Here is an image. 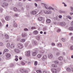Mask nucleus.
Listing matches in <instances>:
<instances>
[{
	"label": "nucleus",
	"instance_id": "nucleus-1",
	"mask_svg": "<svg viewBox=\"0 0 73 73\" xmlns=\"http://www.w3.org/2000/svg\"><path fill=\"white\" fill-rule=\"evenodd\" d=\"M42 5L43 7L45 8L46 9H49L50 10H54V8L51 7H49L48 5L45 3H42Z\"/></svg>",
	"mask_w": 73,
	"mask_h": 73
},
{
	"label": "nucleus",
	"instance_id": "nucleus-2",
	"mask_svg": "<svg viewBox=\"0 0 73 73\" xmlns=\"http://www.w3.org/2000/svg\"><path fill=\"white\" fill-rule=\"evenodd\" d=\"M58 25H61L62 27H64V26H65L66 25V23L64 22H58Z\"/></svg>",
	"mask_w": 73,
	"mask_h": 73
},
{
	"label": "nucleus",
	"instance_id": "nucleus-3",
	"mask_svg": "<svg viewBox=\"0 0 73 73\" xmlns=\"http://www.w3.org/2000/svg\"><path fill=\"white\" fill-rule=\"evenodd\" d=\"M43 12L45 14H50L52 13V11H48L46 10H43Z\"/></svg>",
	"mask_w": 73,
	"mask_h": 73
},
{
	"label": "nucleus",
	"instance_id": "nucleus-4",
	"mask_svg": "<svg viewBox=\"0 0 73 73\" xmlns=\"http://www.w3.org/2000/svg\"><path fill=\"white\" fill-rule=\"evenodd\" d=\"M26 55L27 57H31V51L30 50L26 51Z\"/></svg>",
	"mask_w": 73,
	"mask_h": 73
},
{
	"label": "nucleus",
	"instance_id": "nucleus-5",
	"mask_svg": "<svg viewBox=\"0 0 73 73\" xmlns=\"http://www.w3.org/2000/svg\"><path fill=\"white\" fill-rule=\"evenodd\" d=\"M17 46L19 49H21L23 47V45L21 43H19L17 44Z\"/></svg>",
	"mask_w": 73,
	"mask_h": 73
},
{
	"label": "nucleus",
	"instance_id": "nucleus-6",
	"mask_svg": "<svg viewBox=\"0 0 73 73\" xmlns=\"http://www.w3.org/2000/svg\"><path fill=\"white\" fill-rule=\"evenodd\" d=\"M51 70L53 73H57L58 72V70L56 68H52Z\"/></svg>",
	"mask_w": 73,
	"mask_h": 73
},
{
	"label": "nucleus",
	"instance_id": "nucleus-7",
	"mask_svg": "<svg viewBox=\"0 0 73 73\" xmlns=\"http://www.w3.org/2000/svg\"><path fill=\"white\" fill-rule=\"evenodd\" d=\"M1 5L2 7H4V5H5V6H8V4L7 3H1Z\"/></svg>",
	"mask_w": 73,
	"mask_h": 73
},
{
	"label": "nucleus",
	"instance_id": "nucleus-8",
	"mask_svg": "<svg viewBox=\"0 0 73 73\" xmlns=\"http://www.w3.org/2000/svg\"><path fill=\"white\" fill-rule=\"evenodd\" d=\"M13 10L15 12H21V10L20 9L17 10V9L16 7H14L13 8Z\"/></svg>",
	"mask_w": 73,
	"mask_h": 73
},
{
	"label": "nucleus",
	"instance_id": "nucleus-9",
	"mask_svg": "<svg viewBox=\"0 0 73 73\" xmlns=\"http://www.w3.org/2000/svg\"><path fill=\"white\" fill-rule=\"evenodd\" d=\"M46 58H47V56L46 55H44L42 57V60L44 61L45 59H46Z\"/></svg>",
	"mask_w": 73,
	"mask_h": 73
},
{
	"label": "nucleus",
	"instance_id": "nucleus-10",
	"mask_svg": "<svg viewBox=\"0 0 73 73\" xmlns=\"http://www.w3.org/2000/svg\"><path fill=\"white\" fill-rule=\"evenodd\" d=\"M14 51L15 53H19L20 52V50L17 49H15Z\"/></svg>",
	"mask_w": 73,
	"mask_h": 73
},
{
	"label": "nucleus",
	"instance_id": "nucleus-11",
	"mask_svg": "<svg viewBox=\"0 0 73 73\" xmlns=\"http://www.w3.org/2000/svg\"><path fill=\"white\" fill-rule=\"evenodd\" d=\"M31 14L32 15H35V14L37 13L36 11H32L30 12Z\"/></svg>",
	"mask_w": 73,
	"mask_h": 73
},
{
	"label": "nucleus",
	"instance_id": "nucleus-12",
	"mask_svg": "<svg viewBox=\"0 0 73 73\" xmlns=\"http://www.w3.org/2000/svg\"><path fill=\"white\" fill-rule=\"evenodd\" d=\"M32 42L33 44H34V45H37V42L35 40H33L32 41Z\"/></svg>",
	"mask_w": 73,
	"mask_h": 73
},
{
	"label": "nucleus",
	"instance_id": "nucleus-13",
	"mask_svg": "<svg viewBox=\"0 0 73 73\" xmlns=\"http://www.w3.org/2000/svg\"><path fill=\"white\" fill-rule=\"evenodd\" d=\"M10 48L13 49V48H14V47H15V45L13 43H11L10 46Z\"/></svg>",
	"mask_w": 73,
	"mask_h": 73
},
{
	"label": "nucleus",
	"instance_id": "nucleus-14",
	"mask_svg": "<svg viewBox=\"0 0 73 73\" xmlns=\"http://www.w3.org/2000/svg\"><path fill=\"white\" fill-rule=\"evenodd\" d=\"M48 57L50 59H51L53 58V55L51 54H50L48 55Z\"/></svg>",
	"mask_w": 73,
	"mask_h": 73
},
{
	"label": "nucleus",
	"instance_id": "nucleus-15",
	"mask_svg": "<svg viewBox=\"0 0 73 73\" xmlns=\"http://www.w3.org/2000/svg\"><path fill=\"white\" fill-rule=\"evenodd\" d=\"M57 46H58V47H60V48L62 47V44L60 43H58L57 45Z\"/></svg>",
	"mask_w": 73,
	"mask_h": 73
},
{
	"label": "nucleus",
	"instance_id": "nucleus-16",
	"mask_svg": "<svg viewBox=\"0 0 73 73\" xmlns=\"http://www.w3.org/2000/svg\"><path fill=\"white\" fill-rule=\"evenodd\" d=\"M37 54V52H34L32 53V55L33 56H36Z\"/></svg>",
	"mask_w": 73,
	"mask_h": 73
},
{
	"label": "nucleus",
	"instance_id": "nucleus-17",
	"mask_svg": "<svg viewBox=\"0 0 73 73\" xmlns=\"http://www.w3.org/2000/svg\"><path fill=\"white\" fill-rule=\"evenodd\" d=\"M5 56L8 58H9L11 57V54L9 53H7L5 54Z\"/></svg>",
	"mask_w": 73,
	"mask_h": 73
},
{
	"label": "nucleus",
	"instance_id": "nucleus-18",
	"mask_svg": "<svg viewBox=\"0 0 73 73\" xmlns=\"http://www.w3.org/2000/svg\"><path fill=\"white\" fill-rule=\"evenodd\" d=\"M58 60H60V61H62L63 60V57L62 56H59L58 58Z\"/></svg>",
	"mask_w": 73,
	"mask_h": 73
},
{
	"label": "nucleus",
	"instance_id": "nucleus-19",
	"mask_svg": "<svg viewBox=\"0 0 73 73\" xmlns=\"http://www.w3.org/2000/svg\"><path fill=\"white\" fill-rule=\"evenodd\" d=\"M37 57L38 58H40L42 57V55L41 54H39L37 55Z\"/></svg>",
	"mask_w": 73,
	"mask_h": 73
},
{
	"label": "nucleus",
	"instance_id": "nucleus-20",
	"mask_svg": "<svg viewBox=\"0 0 73 73\" xmlns=\"http://www.w3.org/2000/svg\"><path fill=\"white\" fill-rule=\"evenodd\" d=\"M5 20L6 21H9L10 19H9V17L8 16H6L5 17Z\"/></svg>",
	"mask_w": 73,
	"mask_h": 73
},
{
	"label": "nucleus",
	"instance_id": "nucleus-21",
	"mask_svg": "<svg viewBox=\"0 0 73 73\" xmlns=\"http://www.w3.org/2000/svg\"><path fill=\"white\" fill-rule=\"evenodd\" d=\"M46 22L47 23H50L51 21L49 19H48L46 20Z\"/></svg>",
	"mask_w": 73,
	"mask_h": 73
},
{
	"label": "nucleus",
	"instance_id": "nucleus-22",
	"mask_svg": "<svg viewBox=\"0 0 73 73\" xmlns=\"http://www.w3.org/2000/svg\"><path fill=\"white\" fill-rule=\"evenodd\" d=\"M9 51V50H8V49H5L4 51H3V54H4L5 52H7Z\"/></svg>",
	"mask_w": 73,
	"mask_h": 73
},
{
	"label": "nucleus",
	"instance_id": "nucleus-23",
	"mask_svg": "<svg viewBox=\"0 0 73 73\" xmlns=\"http://www.w3.org/2000/svg\"><path fill=\"white\" fill-rule=\"evenodd\" d=\"M38 19V21H42V19H43V17H39Z\"/></svg>",
	"mask_w": 73,
	"mask_h": 73
},
{
	"label": "nucleus",
	"instance_id": "nucleus-24",
	"mask_svg": "<svg viewBox=\"0 0 73 73\" xmlns=\"http://www.w3.org/2000/svg\"><path fill=\"white\" fill-rule=\"evenodd\" d=\"M66 70L68 72H71V69L69 68H67Z\"/></svg>",
	"mask_w": 73,
	"mask_h": 73
},
{
	"label": "nucleus",
	"instance_id": "nucleus-25",
	"mask_svg": "<svg viewBox=\"0 0 73 73\" xmlns=\"http://www.w3.org/2000/svg\"><path fill=\"white\" fill-rule=\"evenodd\" d=\"M27 36V34L25 33H23L22 34V36L23 37H25Z\"/></svg>",
	"mask_w": 73,
	"mask_h": 73
},
{
	"label": "nucleus",
	"instance_id": "nucleus-26",
	"mask_svg": "<svg viewBox=\"0 0 73 73\" xmlns=\"http://www.w3.org/2000/svg\"><path fill=\"white\" fill-rule=\"evenodd\" d=\"M25 41V39H22L20 40L21 42H24Z\"/></svg>",
	"mask_w": 73,
	"mask_h": 73
},
{
	"label": "nucleus",
	"instance_id": "nucleus-27",
	"mask_svg": "<svg viewBox=\"0 0 73 73\" xmlns=\"http://www.w3.org/2000/svg\"><path fill=\"white\" fill-rule=\"evenodd\" d=\"M24 70L23 68H21L20 69V71L21 73H24Z\"/></svg>",
	"mask_w": 73,
	"mask_h": 73
},
{
	"label": "nucleus",
	"instance_id": "nucleus-28",
	"mask_svg": "<svg viewBox=\"0 0 73 73\" xmlns=\"http://www.w3.org/2000/svg\"><path fill=\"white\" fill-rule=\"evenodd\" d=\"M68 30L69 31H73V27H70L68 28Z\"/></svg>",
	"mask_w": 73,
	"mask_h": 73
},
{
	"label": "nucleus",
	"instance_id": "nucleus-29",
	"mask_svg": "<svg viewBox=\"0 0 73 73\" xmlns=\"http://www.w3.org/2000/svg\"><path fill=\"white\" fill-rule=\"evenodd\" d=\"M5 37L6 39H8L9 38V36L8 35L5 34Z\"/></svg>",
	"mask_w": 73,
	"mask_h": 73
},
{
	"label": "nucleus",
	"instance_id": "nucleus-30",
	"mask_svg": "<svg viewBox=\"0 0 73 73\" xmlns=\"http://www.w3.org/2000/svg\"><path fill=\"white\" fill-rule=\"evenodd\" d=\"M13 26L14 27H17V24L16 23H14V24Z\"/></svg>",
	"mask_w": 73,
	"mask_h": 73
},
{
	"label": "nucleus",
	"instance_id": "nucleus-31",
	"mask_svg": "<svg viewBox=\"0 0 73 73\" xmlns=\"http://www.w3.org/2000/svg\"><path fill=\"white\" fill-rule=\"evenodd\" d=\"M61 40L63 42H65L66 41V39L65 38H62Z\"/></svg>",
	"mask_w": 73,
	"mask_h": 73
},
{
	"label": "nucleus",
	"instance_id": "nucleus-32",
	"mask_svg": "<svg viewBox=\"0 0 73 73\" xmlns=\"http://www.w3.org/2000/svg\"><path fill=\"white\" fill-rule=\"evenodd\" d=\"M51 66L52 68H56L57 67V66L54 64H52Z\"/></svg>",
	"mask_w": 73,
	"mask_h": 73
},
{
	"label": "nucleus",
	"instance_id": "nucleus-33",
	"mask_svg": "<svg viewBox=\"0 0 73 73\" xmlns=\"http://www.w3.org/2000/svg\"><path fill=\"white\" fill-rule=\"evenodd\" d=\"M6 46L7 48H9L10 47V43H8L6 45Z\"/></svg>",
	"mask_w": 73,
	"mask_h": 73
},
{
	"label": "nucleus",
	"instance_id": "nucleus-34",
	"mask_svg": "<svg viewBox=\"0 0 73 73\" xmlns=\"http://www.w3.org/2000/svg\"><path fill=\"white\" fill-rule=\"evenodd\" d=\"M54 63L56 64H58L59 63V62L58 60H56L54 61Z\"/></svg>",
	"mask_w": 73,
	"mask_h": 73
},
{
	"label": "nucleus",
	"instance_id": "nucleus-35",
	"mask_svg": "<svg viewBox=\"0 0 73 73\" xmlns=\"http://www.w3.org/2000/svg\"><path fill=\"white\" fill-rule=\"evenodd\" d=\"M36 72L37 73H42V71H41V70H37L36 71Z\"/></svg>",
	"mask_w": 73,
	"mask_h": 73
},
{
	"label": "nucleus",
	"instance_id": "nucleus-36",
	"mask_svg": "<svg viewBox=\"0 0 73 73\" xmlns=\"http://www.w3.org/2000/svg\"><path fill=\"white\" fill-rule=\"evenodd\" d=\"M33 33L34 34H35V35H37L38 33V31H34L33 32Z\"/></svg>",
	"mask_w": 73,
	"mask_h": 73
},
{
	"label": "nucleus",
	"instance_id": "nucleus-37",
	"mask_svg": "<svg viewBox=\"0 0 73 73\" xmlns=\"http://www.w3.org/2000/svg\"><path fill=\"white\" fill-rule=\"evenodd\" d=\"M54 20H58V18L57 17H55L54 18Z\"/></svg>",
	"mask_w": 73,
	"mask_h": 73
},
{
	"label": "nucleus",
	"instance_id": "nucleus-38",
	"mask_svg": "<svg viewBox=\"0 0 73 73\" xmlns=\"http://www.w3.org/2000/svg\"><path fill=\"white\" fill-rule=\"evenodd\" d=\"M38 64V63L37 62V61H35V62L34 63V65H35V66H36L37 65V64Z\"/></svg>",
	"mask_w": 73,
	"mask_h": 73
},
{
	"label": "nucleus",
	"instance_id": "nucleus-39",
	"mask_svg": "<svg viewBox=\"0 0 73 73\" xmlns=\"http://www.w3.org/2000/svg\"><path fill=\"white\" fill-rule=\"evenodd\" d=\"M13 16L14 17H18V16H19V15L15 14L13 15Z\"/></svg>",
	"mask_w": 73,
	"mask_h": 73
},
{
	"label": "nucleus",
	"instance_id": "nucleus-40",
	"mask_svg": "<svg viewBox=\"0 0 73 73\" xmlns=\"http://www.w3.org/2000/svg\"><path fill=\"white\" fill-rule=\"evenodd\" d=\"M36 38L37 40H40V37L39 36H38L36 37Z\"/></svg>",
	"mask_w": 73,
	"mask_h": 73
},
{
	"label": "nucleus",
	"instance_id": "nucleus-41",
	"mask_svg": "<svg viewBox=\"0 0 73 73\" xmlns=\"http://www.w3.org/2000/svg\"><path fill=\"white\" fill-rule=\"evenodd\" d=\"M53 50L54 51H57V50H58V49H57L56 48H53Z\"/></svg>",
	"mask_w": 73,
	"mask_h": 73
},
{
	"label": "nucleus",
	"instance_id": "nucleus-42",
	"mask_svg": "<svg viewBox=\"0 0 73 73\" xmlns=\"http://www.w3.org/2000/svg\"><path fill=\"white\" fill-rule=\"evenodd\" d=\"M66 17L70 19V20H71L72 19V17L69 16H67Z\"/></svg>",
	"mask_w": 73,
	"mask_h": 73
},
{
	"label": "nucleus",
	"instance_id": "nucleus-43",
	"mask_svg": "<svg viewBox=\"0 0 73 73\" xmlns=\"http://www.w3.org/2000/svg\"><path fill=\"white\" fill-rule=\"evenodd\" d=\"M68 35L69 36H72V35H73V33H68Z\"/></svg>",
	"mask_w": 73,
	"mask_h": 73
},
{
	"label": "nucleus",
	"instance_id": "nucleus-44",
	"mask_svg": "<svg viewBox=\"0 0 73 73\" xmlns=\"http://www.w3.org/2000/svg\"><path fill=\"white\" fill-rule=\"evenodd\" d=\"M21 64L22 65H25V63L23 61L21 62Z\"/></svg>",
	"mask_w": 73,
	"mask_h": 73
},
{
	"label": "nucleus",
	"instance_id": "nucleus-45",
	"mask_svg": "<svg viewBox=\"0 0 73 73\" xmlns=\"http://www.w3.org/2000/svg\"><path fill=\"white\" fill-rule=\"evenodd\" d=\"M70 49H71V50H73V46L72 45V46H70Z\"/></svg>",
	"mask_w": 73,
	"mask_h": 73
},
{
	"label": "nucleus",
	"instance_id": "nucleus-46",
	"mask_svg": "<svg viewBox=\"0 0 73 73\" xmlns=\"http://www.w3.org/2000/svg\"><path fill=\"white\" fill-rule=\"evenodd\" d=\"M62 4H64V7H67V5H66L65 3L62 2Z\"/></svg>",
	"mask_w": 73,
	"mask_h": 73
},
{
	"label": "nucleus",
	"instance_id": "nucleus-47",
	"mask_svg": "<svg viewBox=\"0 0 73 73\" xmlns=\"http://www.w3.org/2000/svg\"><path fill=\"white\" fill-rule=\"evenodd\" d=\"M3 11V9L2 8H0V12H2Z\"/></svg>",
	"mask_w": 73,
	"mask_h": 73
},
{
	"label": "nucleus",
	"instance_id": "nucleus-48",
	"mask_svg": "<svg viewBox=\"0 0 73 73\" xmlns=\"http://www.w3.org/2000/svg\"><path fill=\"white\" fill-rule=\"evenodd\" d=\"M47 29H46V27H44V28H43V31H46Z\"/></svg>",
	"mask_w": 73,
	"mask_h": 73
},
{
	"label": "nucleus",
	"instance_id": "nucleus-49",
	"mask_svg": "<svg viewBox=\"0 0 73 73\" xmlns=\"http://www.w3.org/2000/svg\"><path fill=\"white\" fill-rule=\"evenodd\" d=\"M35 1H36V2H39L40 1H41V0H34Z\"/></svg>",
	"mask_w": 73,
	"mask_h": 73
},
{
	"label": "nucleus",
	"instance_id": "nucleus-50",
	"mask_svg": "<svg viewBox=\"0 0 73 73\" xmlns=\"http://www.w3.org/2000/svg\"><path fill=\"white\" fill-rule=\"evenodd\" d=\"M24 73H28V71L27 70H25L24 71Z\"/></svg>",
	"mask_w": 73,
	"mask_h": 73
},
{
	"label": "nucleus",
	"instance_id": "nucleus-51",
	"mask_svg": "<svg viewBox=\"0 0 73 73\" xmlns=\"http://www.w3.org/2000/svg\"><path fill=\"white\" fill-rule=\"evenodd\" d=\"M62 15H60L59 16H58V17L59 18V19H61V18H62Z\"/></svg>",
	"mask_w": 73,
	"mask_h": 73
},
{
	"label": "nucleus",
	"instance_id": "nucleus-52",
	"mask_svg": "<svg viewBox=\"0 0 73 73\" xmlns=\"http://www.w3.org/2000/svg\"><path fill=\"white\" fill-rule=\"evenodd\" d=\"M60 31H61V30L60 29H58L57 31V32H60Z\"/></svg>",
	"mask_w": 73,
	"mask_h": 73
},
{
	"label": "nucleus",
	"instance_id": "nucleus-53",
	"mask_svg": "<svg viewBox=\"0 0 73 73\" xmlns=\"http://www.w3.org/2000/svg\"><path fill=\"white\" fill-rule=\"evenodd\" d=\"M59 12L60 13H62L63 12V11L61 10H59Z\"/></svg>",
	"mask_w": 73,
	"mask_h": 73
},
{
	"label": "nucleus",
	"instance_id": "nucleus-54",
	"mask_svg": "<svg viewBox=\"0 0 73 73\" xmlns=\"http://www.w3.org/2000/svg\"><path fill=\"white\" fill-rule=\"evenodd\" d=\"M17 41H19V40H20V38H17Z\"/></svg>",
	"mask_w": 73,
	"mask_h": 73
},
{
	"label": "nucleus",
	"instance_id": "nucleus-55",
	"mask_svg": "<svg viewBox=\"0 0 73 73\" xmlns=\"http://www.w3.org/2000/svg\"><path fill=\"white\" fill-rule=\"evenodd\" d=\"M51 44L52 46H55V44L54 43H52Z\"/></svg>",
	"mask_w": 73,
	"mask_h": 73
},
{
	"label": "nucleus",
	"instance_id": "nucleus-56",
	"mask_svg": "<svg viewBox=\"0 0 73 73\" xmlns=\"http://www.w3.org/2000/svg\"><path fill=\"white\" fill-rule=\"evenodd\" d=\"M54 10H52L53 11H57V9H54Z\"/></svg>",
	"mask_w": 73,
	"mask_h": 73
},
{
	"label": "nucleus",
	"instance_id": "nucleus-57",
	"mask_svg": "<svg viewBox=\"0 0 73 73\" xmlns=\"http://www.w3.org/2000/svg\"><path fill=\"white\" fill-rule=\"evenodd\" d=\"M70 8L71 9V11H72L73 10V7H71Z\"/></svg>",
	"mask_w": 73,
	"mask_h": 73
},
{
	"label": "nucleus",
	"instance_id": "nucleus-58",
	"mask_svg": "<svg viewBox=\"0 0 73 73\" xmlns=\"http://www.w3.org/2000/svg\"><path fill=\"white\" fill-rule=\"evenodd\" d=\"M31 29H36V27H32L31 28Z\"/></svg>",
	"mask_w": 73,
	"mask_h": 73
},
{
	"label": "nucleus",
	"instance_id": "nucleus-59",
	"mask_svg": "<svg viewBox=\"0 0 73 73\" xmlns=\"http://www.w3.org/2000/svg\"><path fill=\"white\" fill-rule=\"evenodd\" d=\"M71 26H73V21H72L71 23Z\"/></svg>",
	"mask_w": 73,
	"mask_h": 73
},
{
	"label": "nucleus",
	"instance_id": "nucleus-60",
	"mask_svg": "<svg viewBox=\"0 0 73 73\" xmlns=\"http://www.w3.org/2000/svg\"><path fill=\"white\" fill-rule=\"evenodd\" d=\"M24 31H28V29L27 28H25L24 29Z\"/></svg>",
	"mask_w": 73,
	"mask_h": 73
},
{
	"label": "nucleus",
	"instance_id": "nucleus-61",
	"mask_svg": "<svg viewBox=\"0 0 73 73\" xmlns=\"http://www.w3.org/2000/svg\"><path fill=\"white\" fill-rule=\"evenodd\" d=\"M19 59L18 58H15V60L16 61H18Z\"/></svg>",
	"mask_w": 73,
	"mask_h": 73
},
{
	"label": "nucleus",
	"instance_id": "nucleus-62",
	"mask_svg": "<svg viewBox=\"0 0 73 73\" xmlns=\"http://www.w3.org/2000/svg\"><path fill=\"white\" fill-rule=\"evenodd\" d=\"M35 7H37V4L36 3H35L34 4Z\"/></svg>",
	"mask_w": 73,
	"mask_h": 73
},
{
	"label": "nucleus",
	"instance_id": "nucleus-63",
	"mask_svg": "<svg viewBox=\"0 0 73 73\" xmlns=\"http://www.w3.org/2000/svg\"><path fill=\"white\" fill-rule=\"evenodd\" d=\"M71 40L72 41H73V36H72V37H71Z\"/></svg>",
	"mask_w": 73,
	"mask_h": 73
},
{
	"label": "nucleus",
	"instance_id": "nucleus-64",
	"mask_svg": "<svg viewBox=\"0 0 73 73\" xmlns=\"http://www.w3.org/2000/svg\"><path fill=\"white\" fill-rule=\"evenodd\" d=\"M70 15H73V13H70Z\"/></svg>",
	"mask_w": 73,
	"mask_h": 73
}]
</instances>
